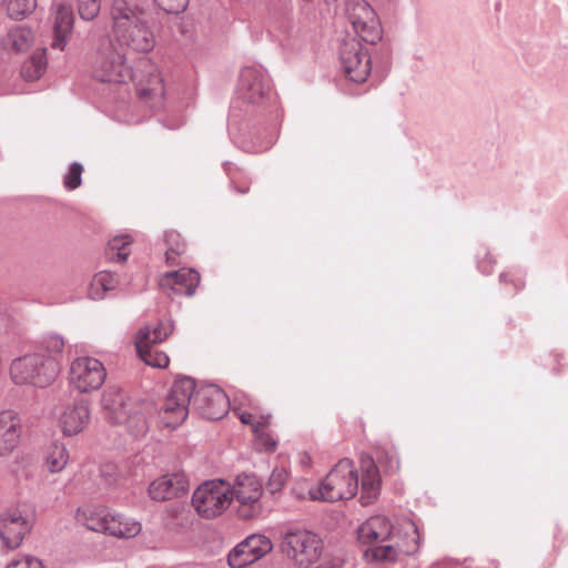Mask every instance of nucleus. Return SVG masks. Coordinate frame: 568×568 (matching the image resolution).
Segmentation results:
<instances>
[{"label": "nucleus", "mask_w": 568, "mask_h": 568, "mask_svg": "<svg viewBox=\"0 0 568 568\" xmlns=\"http://www.w3.org/2000/svg\"><path fill=\"white\" fill-rule=\"evenodd\" d=\"M195 382L190 377L176 379L160 410V418L165 427L175 428L189 415V406H193Z\"/></svg>", "instance_id": "0eeeda50"}, {"label": "nucleus", "mask_w": 568, "mask_h": 568, "mask_svg": "<svg viewBox=\"0 0 568 568\" xmlns=\"http://www.w3.org/2000/svg\"><path fill=\"white\" fill-rule=\"evenodd\" d=\"M231 485L224 480H209L200 485L192 495V506L204 518H215L232 503Z\"/></svg>", "instance_id": "6e6552de"}, {"label": "nucleus", "mask_w": 568, "mask_h": 568, "mask_svg": "<svg viewBox=\"0 0 568 568\" xmlns=\"http://www.w3.org/2000/svg\"><path fill=\"white\" fill-rule=\"evenodd\" d=\"M63 349L64 341L61 336L48 335L41 341L34 352L44 354L45 359H54V362L60 366Z\"/></svg>", "instance_id": "c756f323"}, {"label": "nucleus", "mask_w": 568, "mask_h": 568, "mask_svg": "<svg viewBox=\"0 0 568 568\" xmlns=\"http://www.w3.org/2000/svg\"><path fill=\"white\" fill-rule=\"evenodd\" d=\"M193 407L206 419H220L229 412L230 403L226 394L215 385L194 388Z\"/></svg>", "instance_id": "2eb2a0df"}, {"label": "nucleus", "mask_w": 568, "mask_h": 568, "mask_svg": "<svg viewBox=\"0 0 568 568\" xmlns=\"http://www.w3.org/2000/svg\"><path fill=\"white\" fill-rule=\"evenodd\" d=\"M341 61L344 72L354 82H364L371 73L368 52L355 39L344 42L341 50Z\"/></svg>", "instance_id": "4468645a"}, {"label": "nucleus", "mask_w": 568, "mask_h": 568, "mask_svg": "<svg viewBox=\"0 0 568 568\" xmlns=\"http://www.w3.org/2000/svg\"><path fill=\"white\" fill-rule=\"evenodd\" d=\"M403 536L395 535L392 538L393 544L379 545L372 548V555L381 561H395L403 555H412L417 551L419 546V532L416 525L407 520L402 525Z\"/></svg>", "instance_id": "f8f14e48"}, {"label": "nucleus", "mask_w": 568, "mask_h": 568, "mask_svg": "<svg viewBox=\"0 0 568 568\" xmlns=\"http://www.w3.org/2000/svg\"><path fill=\"white\" fill-rule=\"evenodd\" d=\"M347 13L354 31L365 42L375 43L381 39V26L373 8L364 0H351Z\"/></svg>", "instance_id": "ddd939ff"}, {"label": "nucleus", "mask_w": 568, "mask_h": 568, "mask_svg": "<svg viewBox=\"0 0 568 568\" xmlns=\"http://www.w3.org/2000/svg\"><path fill=\"white\" fill-rule=\"evenodd\" d=\"M257 561L256 556L243 547V542L237 544L227 556V562L232 568H243Z\"/></svg>", "instance_id": "f704fd0d"}, {"label": "nucleus", "mask_w": 568, "mask_h": 568, "mask_svg": "<svg viewBox=\"0 0 568 568\" xmlns=\"http://www.w3.org/2000/svg\"><path fill=\"white\" fill-rule=\"evenodd\" d=\"M83 166L80 163H72L64 175L63 183L68 190H75L81 185Z\"/></svg>", "instance_id": "4c0bfd02"}, {"label": "nucleus", "mask_w": 568, "mask_h": 568, "mask_svg": "<svg viewBox=\"0 0 568 568\" xmlns=\"http://www.w3.org/2000/svg\"><path fill=\"white\" fill-rule=\"evenodd\" d=\"M106 377L103 364L90 356L73 359L70 366V384L81 393L99 389Z\"/></svg>", "instance_id": "9b49d317"}, {"label": "nucleus", "mask_w": 568, "mask_h": 568, "mask_svg": "<svg viewBox=\"0 0 568 568\" xmlns=\"http://www.w3.org/2000/svg\"><path fill=\"white\" fill-rule=\"evenodd\" d=\"M89 422L90 408L84 399L68 403L59 415V426L65 436H74L82 433Z\"/></svg>", "instance_id": "a211bd4d"}, {"label": "nucleus", "mask_w": 568, "mask_h": 568, "mask_svg": "<svg viewBox=\"0 0 568 568\" xmlns=\"http://www.w3.org/2000/svg\"><path fill=\"white\" fill-rule=\"evenodd\" d=\"M111 18L114 37L122 48L142 53L154 48V34L141 11L130 8L123 0H115L111 8Z\"/></svg>", "instance_id": "f257e3e1"}, {"label": "nucleus", "mask_w": 568, "mask_h": 568, "mask_svg": "<svg viewBox=\"0 0 568 568\" xmlns=\"http://www.w3.org/2000/svg\"><path fill=\"white\" fill-rule=\"evenodd\" d=\"M116 285L115 276L106 271L99 272L94 275L91 288H92V297L94 300L102 298L103 294L110 290H113Z\"/></svg>", "instance_id": "2f4dec72"}, {"label": "nucleus", "mask_w": 568, "mask_h": 568, "mask_svg": "<svg viewBox=\"0 0 568 568\" xmlns=\"http://www.w3.org/2000/svg\"><path fill=\"white\" fill-rule=\"evenodd\" d=\"M243 547L248 549L251 554L256 556L260 560L273 549L272 540L263 534H253L246 537L243 541Z\"/></svg>", "instance_id": "7c9ffc66"}, {"label": "nucleus", "mask_w": 568, "mask_h": 568, "mask_svg": "<svg viewBox=\"0 0 568 568\" xmlns=\"http://www.w3.org/2000/svg\"><path fill=\"white\" fill-rule=\"evenodd\" d=\"M189 489V479L184 473L164 475L153 480L148 488L149 496L156 501L170 500Z\"/></svg>", "instance_id": "6ab92c4d"}, {"label": "nucleus", "mask_w": 568, "mask_h": 568, "mask_svg": "<svg viewBox=\"0 0 568 568\" xmlns=\"http://www.w3.org/2000/svg\"><path fill=\"white\" fill-rule=\"evenodd\" d=\"M78 1V12L80 17L84 20H93L98 17L101 9L102 0H77Z\"/></svg>", "instance_id": "e433bc0d"}, {"label": "nucleus", "mask_w": 568, "mask_h": 568, "mask_svg": "<svg viewBox=\"0 0 568 568\" xmlns=\"http://www.w3.org/2000/svg\"><path fill=\"white\" fill-rule=\"evenodd\" d=\"M37 41L34 31L26 26H13L2 39V49L9 54H23Z\"/></svg>", "instance_id": "5701e85b"}, {"label": "nucleus", "mask_w": 568, "mask_h": 568, "mask_svg": "<svg viewBox=\"0 0 568 568\" xmlns=\"http://www.w3.org/2000/svg\"><path fill=\"white\" fill-rule=\"evenodd\" d=\"M165 242L168 244L165 253L166 262L171 265H175L179 263L178 257L185 252V244L182 241L181 235L174 231L165 233Z\"/></svg>", "instance_id": "473e14b6"}, {"label": "nucleus", "mask_w": 568, "mask_h": 568, "mask_svg": "<svg viewBox=\"0 0 568 568\" xmlns=\"http://www.w3.org/2000/svg\"><path fill=\"white\" fill-rule=\"evenodd\" d=\"M141 91L145 95L161 94L163 92L162 78L156 70L150 73L149 84L141 87Z\"/></svg>", "instance_id": "79ce46f5"}, {"label": "nucleus", "mask_w": 568, "mask_h": 568, "mask_svg": "<svg viewBox=\"0 0 568 568\" xmlns=\"http://www.w3.org/2000/svg\"><path fill=\"white\" fill-rule=\"evenodd\" d=\"M70 454L63 443H51L44 453V466L51 474L62 471L68 465Z\"/></svg>", "instance_id": "cd10ccee"}, {"label": "nucleus", "mask_w": 568, "mask_h": 568, "mask_svg": "<svg viewBox=\"0 0 568 568\" xmlns=\"http://www.w3.org/2000/svg\"><path fill=\"white\" fill-rule=\"evenodd\" d=\"M288 479V471L284 467H275L272 471L267 486L272 493H276L282 489Z\"/></svg>", "instance_id": "58836bf2"}, {"label": "nucleus", "mask_w": 568, "mask_h": 568, "mask_svg": "<svg viewBox=\"0 0 568 568\" xmlns=\"http://www.w3.org/2000/svg\"><path fill=\"white\" fill-rule=\"evenodd\" d=\"M358 489V477L348 458L341 459L318 487L308 490L312 500L338 501L353 498Z\"/></svg>", "instance_id": "f03ea898"}, {"label": "nucleus", "mask_w": 568, "mask_h": 568, "mask_svg": "<svg viewBox=\"0 0 568 568\" xmlns=\"http://www.w3.org/2000/svg\"><path fill=\"white\" fill-rule=\"evenodd\" d=\"M4 3V0H0V7Z\"/></svg>", "instance_id": "a18cd8bd"}, {"label": "nucleus", "mask_w": 568, "mask_h": 568, "mask_svg": "<svg viewBox=\"0 0 568 568\" xmlns=\"http://www.w3.org/2000/svg\"><path fill=\"white\" fill-rule=\"evenodd\" d=\"M92 74L101 82L123 83L133 78L124 55L110 40H103L92 61Z\"/></svg>", "instance_id": "423d86ee"}, {"label": "nucleus", "mask_w": 568, "mask_h": 568, "mask_svg": "<svg viewBox=\"0 0 568 568\" xmlns=\"http://www.w3.org/2000/svg\"><path fill=\"white\" fill-rule=\"evenodd\" d=\"M47 64V50L43 48L37 49L22 64L21 75L28 81L39 80L44 74Z\"/></svg>", "instance_id": "c85d7f7f"}, {"label": "nucleus", "mask_w": 568, "mask_h": 568, "mask_svg": "<svg viewBox=\"0 0 568 568\" xmlns=\"http://www.w3.org/2000/svg\"><path fill=\"white\" fill-rule=\"evenodd\" d=\"M232 501L237 503V514L243 519H252L262 510L261 497L263 494L260 481L248 475H240L231 485Z\"/></svg>", "instance_id": "9d476101"}, {"label": "nucleus", "mask_w": 568, "mask_h": 568, "mask_svg": "<svg viewBox=\"0 0 568 568\" xmlns=\"http://www.w3.org/2000/svg\"><path fill=\"white\" fill-rule=\"evenodd\" d=\"M362 496L361 501L363 505L371 504L378 495L379 490V475L378 469L372 458L362 460Z\"/></svg>", "instance_id": "a878e982"}, {"label": "nucleus", "mask_w": 568, "mask_h": 568, "mask_svg": "<svg viewBox=\"0 0 568 568\" xmlns=\"http://www.w3.org/2000/svg\"><path fill=\"white\" fill-rule=\"evenodd\" d=\"M21 436L22 422L18 413L11 409L0 412V457L12 454Z\"/></svg>", "instance_id": "aec40b11"}, {"label": "nucleus", "mask_w": 568, "mask_h": 568, "mask_svg": "<svg viewBox=\"0 0 568 568\" xmlns=\"http://www.w3.org/2000/svg\"><path fill=\"white\" fill-rule=\"evenodd\" d=\"M75 517L89 530L116 538H132L141 531V524L139 521L104 507L79 508Z\"/></svg>", "instance_id": "7ed1b4c3"}, {"label": "nucleus", "mask_w": 568, "mask_h": 568, "mask_svg": "<svg viewBox=\"0 0 568 568\" xmlns=\"http://www.w3.org/2000/svg\"><path fill=\"white\" fill-rule=\"evenodd\" d=\"M10 374L16 384L45 387L59 375V365L54 359H45L44 354L33 352L16 358Z\"/></svg>", "instance_id": "20e7f679"}, {"label": "nucleus", "mask_w": 568, "mask_h": 568, "mask_svg": "<svg viewBox=\"0 0 568 568\" xmlns=\"http://www.w3.org/2000/svg\"><path fill=\"white\" fill-rule=\"evenodd\" d=\"M131 237L129 235L114 236L109 242L108 254L110 258L119 262L126 261L130 254Z\"/></svg>", "instance_id": "72a5a7b5"}, {"label": "nucleus", "mask_w": 568, "mask_h": 568, "mask_svg": "<svg viewBox=\"0 0 568 568\" xmlns=\"http://www.w3.org/2000/svg\"><path fill=\"white\" fill-rule=\"evenodd\" d=\"M139 420H140V423H141V428H144V425H145L144 419L140 418Z\"/></svg>", "instance_id": "c03bdc74"}, {"label": "nucleus", "mask_w": 568, "mask_h": 568, "mask_svg": "<svg viewBox=\"0 0 568 568\" xmlns=\"http://www.w3.org/2000/svg\"><path fill=\"white\" fill-rule=\"evenodd\" d=\"M6 568H44L42 561L31 555H21L13 558Z\"/></svg>", "instance_id": "ea45409f"}, {"label": "nucleus", "mask_w": 568, "mask_h": 568, "mask_svg": "<svg viewBox=\"0 0 568 568\" xmlns=\"http://www.w3.org/2000/svg\"><path fill=\"white\" fill-rule=\"evenodd\" d=\"M393 525L387 517L373 516L358 528V540L366 545H378L392 537Z\"/></svg>", "instance_id": "4be33fe9"}, {"label": "nucleus", "mask_w": 568, "mask_h": 568, "mask_svg": "<svg viewBox=\"0 0 568 568\" xmlns=\"http://www.w3.org/2000/svg\"><path fill=\"white\" fill-rule=\"evenodd\" d=\"M200 283V274L193 268L168 272L159 280L160 288L172 295H192Z\"/></svg>", "instance_id": "f3484780"}, {"label": "nucleus", "mask_w": 568, "mask_h": 568, "mask_svg": "<svg viewBox=\"0 0 568 568\" xmlns=\"http://www.w3.org/2000/svg\"><path fill=\"white\" fill-rule=\"evenodd\" d=\"M37 6V0H9L8 13L11 18L20 19L31 12Z\"/></svg>", "instance_id": "c9c22d12"}, {"label": "nucleus", "mask_w": 568, "mask_h": 568, "mask_svg": "<svg viewBox=\"0 0 568 568\" xmlns=\"http://www.w3.org/2000/svg\"><path fill=\"white\" fill-rule=\"evenodd\" d=\"M283 555L298 568H310L323 554L324 545L321 537L310 530H292L281 541Z\"/></svg>", "instance_id": "39448f33"}, {"label": "nucleus", "mask_w": 568, "mask_h": 568, "mask_svg": "<svg viewBox=\"0 0 568 568\" xmlns=\"http://www.w3.org/2000/svg\"><path fill=\"white\" fill-rule=\"evenodd\" d=\"M300 463L303 467H311V464H312V458L308 454L306 453H303L301 456H300Z\"/></svg>", "instance_id": "37998d69"}, {"label": "nucleus", "mask_w": 568, "mask_h": 568, "mask_svg": "<svg viewBox=\"0 0 568 568\" xmlns=\"http://www.w3.org/2000/svg\"><path fill=\"white\" fill-rule=\"evenodd\" d=\"M73 28V13L69 6H58L54 20L52 48L64 50Z\"/></svg>", "instance_id": "393cba45"}, {"label": "nucleus", "mask_w": 568, "mask_h": 568, "mask_svg": "<svg viewBox=\"0 0 568 568\" xmlns=\"http://www.w3.org/2000/svg\"><path fill=\"white\" fill-rule=\"evenodd\" d=\"M236 415L243 424L250 425L252 427L260 448L266 452H274L276 449L277 442L270 433L266 432L267 427L271 425V414H264L257 410H242L237 412Z\"/></svg>", "instance_id": "412c9836"}, {"label": "nucleus", "mask_w": 568, "mask_h": 568, "mask_svg": "<svg viewBox=\"0 0 568 568\" xmlns=\"http://www.w3.org/2000/svg\"><path fill=\"white\" fill-rule=\"evenodd\" d=\"M102 406L115 423L126 420L125 394L119 388H109L103 393Z\"/></svg>", "instance_id": "bb28decb"}, {"label": "nucleus", "mask_w": 568, "mask_h": 568, "mask_svg": "<svg viewBox=\"0 0 568 568\" xmlns=\"http://www.w3.org/2000/svg\"><path fill=\"white\" fill-rule=\"evenodd\" d=\"M154 3L170 14H179L183 12L189 0H153Z\"/></svg>", "instance_id": "a19ab883"}, {"label": "nucleus", "mask_w": 568, "mask_h": 568, "mask_svg": "<svg viewBox=\"0 0 568 568\" xmlns=\"http://www.w3.org/2000/svg\"><path fill=\"white\" fill-rule=\"evenodd\" d=\"M173 331V324L170 321L160 322L154 327L141 329L136 336L135 346L140 358L149 366L165 368L170 363L168 354L158 348Z\"/></svg>", "instance_id": "1a4fd4ad"}, {"label": "nucleus", "mask_w": 568, "mask_h": 568, "mask_svg": "<svg viewBox=\"0 0 568 568\" xmlns=\"http://www.w3.org/2000/svg\"><path fill=\"white\" fill-rule=\"evenodd\" d=\"M31 528V521L19 510H8L0 515V537L9 549L18 548Z\"/></svg>", "instance_id": "dca6fc26"}, {"label": "nucleus", "mask_w": 568, "mask_h": 568, "mask_svg": "<svg viewBox=\"0 0 568 568\" xmlns=\"http://www.w3.org/2000/svg\"><path fill=\"white\" fill-rule=\"evenodd\" d=\"M265 93L262 73L253 67H246L241 72L239 94L243 100L255 103Z\"/></svg>", "instance_id": "b1692460"}]
</instances>
